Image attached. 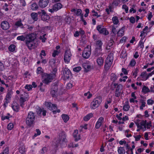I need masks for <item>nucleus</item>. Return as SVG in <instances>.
Wrapping results in <instances>:
<instances>
[{
	"instance_id": "f257e3e1",
	"label": "nucleus",
	"mask_w": 154,
	"mask_h": 154,
	"mask_svg": "<svg viewBox=\"0 0 154 154\" xmlns=\"http://www.w3.org/2000/svg\"><path fill=\"white\" fill-rule=\"evenodd\" d=\"M35 38L36 35L34 33L30 34L27 36L26 43L29 48H30L31 47L35 48L37 47V43H35L37 42V40Z\"/></svg>"
},
{
	"instance_id": "f03ea898",
	"label": "nucleus",
	"mask_w": 154,
	"mask_h": 154,
	"mask_svg": "<svg viewBox=\"0 0 154 154\" xmlns=\"http://www.w3.org/2000/svg\"><path fill=\"white\" fill-rule=\"evenodd\" d=\"M113 59V53H111L109 54L106 59L104 68L106 71H108L111 66Z\"/></svg>"
},
{
	"instance_id": "7ed1b4c3",
	"label": "nucleus",
	"mask_w": 154,
	"mask_h": 154,
	"mask_svg": "<svg viewBox=\"0 0 154 154\" xmlns=\"http://www.w3.org/2000/svg\"><path fill=\"white\" fill-rule=\"evenodd\" d=\"M35 118V113L32 112H29L26 118V123L29 127L31 126L34 123Z\"/></svg>"
},
{
	"instance_id": "20e7f679",
	"label": "nucleus",
	"mask_w": 154,
	"mask_h": 154,
	"mask_svg": "<svg viewBox=\"0 0 154 154\" xmlns=\"http://www.w3.org/2000/svg\"><path fill=\"white\" fill-rule=\"evenodd\" d=\"M102 101V99L101 97H98L95 98L91 103V108L93 109H95L99 106Z\"/></svg>"
},
{
	"instance_id": "39448f33",
	"label": "nucleus",
	"mask_w": 154,
	"mask_h": 154,
	"mask_svg": "<svg viewBox=\"0 0 154 154\" xmlns=\"http://www.w3.org/2000/svg\"><path fill=\"white\" fill-rule=\"evenodd\" d=\"M122 85H118L117 83H113L112 85L111 89L112 90L116 88L115 93V95L116 97H119L120 95L121 91L122 89Z\"/></svg>"
},
{
	"instance_id": "423d86ee",
	"label": "nucleus",
	"mask_w": 154,
	"mask_h": 154,
	"mask_svg": "<svg viewBox=\"0 0 154 154\" xmlns=\"http://www.w3.org/2000/svg\"><path fill=\"white\" fill-rule=\"evenodd\" d=\"M53 75H54L51 74L44 73L42 76L43 82L46 84L51 82L53 79Z\"/></svg>"
},
{
	"instance_id": "0eeeda50",
	"label": "nucleus",
	"mask_w": 154,
	"mask_h": 154,
	"mask_svg": "<svg viewBox=\"0 0 154 154\" xmlns=\"http://www.w3.org/2000/svg\"><path fill=\"white\" fill-rule=\"evenodd\" d=\"M71 56L70 49H68L65 51L64 56V60L65 63H68L69 62Z\"/></svg>"
},
{
	"instance_id": "6e6552de",
	"label": "nucleus",
	"mask_w": 154,
	"mask_h": 154,
	"mask_svg": "<svg viewBox=\"0 0 154 154\" xmlns=\"http://www.w3.org/2000/svg\"><path fill=\"white\" fill-rule=\"evenodd\" d=\"M140 120H138L137 122H135L137 128H140V129H143V128L146 129V124L147 122L146 120H142L140 122Z\"/></svg>"
},
{
	"instance_id": "1a4fd4ad",
	"label": "nucleus",
	"mask_w": 154,
	"mask_h": 154,
	"mask_svg": "<svg viewBox=\"0 0 154 154\" xmlns=\"http://www.w3.org/2000/svg\"><path fill=\"white\" fill-rule=\"evenodd\" d=\"M28 99V94L24 93L23 94H22L20 99V102L21 106L23 107L24 103Z\"/></svg>"
},
{
	"instance_id": "9d476101",
	"label": "nucleus",
	"mask_w": 154,
	"mask_h": 154,
	"mask_svg": "<svg viewBox=\"0 0 154 154\" xmlns=\"http://www.w3.org/2000/svg\"><path fill=\"white\" fill-rule=\"evenodd\" d=\"M97 30L100 33L102 34L105 35H106L109 34L108 31L106 28H103L101 25H98L97 28Z\"/></svg>"
},
{
	"instance_id": "9b49d317",
	"label": "nucleus",
	"mask_w": 154,
	"mask_h": 154,
	"mask_svg": "<svg viewBox=\"0 0 154 154\" xmlns=\"http://www.w3.org/2000/svg\"><path fill=\"white\" fill-rule=\"evenodd\" d=\"M63 73L64 79L66 80L69 79L70 75V72L69 70L67 68H65L62 71Z\"/></svg>"
},
{
	"instance_id": "f8f14e48",
	"label": "nucleus",
	"mask_w": 154,
	"mask_h": 154,
	"mask_svg": "<svg viewBox=\"0 0 154 154\" xmlns=\"http://www.w3.org/2000/svg\"><path fill=\"white\" fill-rule=\"evenodd\" d=\"M58 139L59 140L58 143H60L61 142H65L66 140L65 133L63 131H62L59 135Z\"/></svg>"
},
{
	"instance_id": "ddd939ff",
	"label": "nucleus",
	"mask_w": 154,
	"mask_h": 154,
	"mask_svg": "<svg viewBox=\"0 0 154 154\" xmlns=\"http://www.w3.org/2000/svg\"><path fill=\"white\" fill-rule=\"evenodd\" d=\"M49 3V0H39L38 4L40 8H44L48 5Z\"/></svg>"
},
{
	"instance_id": "4468645a",
	"label": "nucleus",
	"mask_w": 154,
	"mask_h": 154,
	"mask_svg": "<svg viewBox=\"0 0 154 154\" xmlns=\"http://www.w3.org/2000/svg\"><path fill=\"white\" fill-rule=\"evenodd\" d=\"M48 108L50 110H52L54 113L55 114L56 113V111L55 110L57 108V105L55 104H51V103H47V104Z\"/></svg>"
},
{
	"instance_id": "2eb2a0df",
	"label": "nucleus",
	"mask_w": 154,
	"mask_h": 154,
	"mask_svg": "<svg viewBox=\"0 0 154 154\" xmlns=\"http://www.w3.org/2000/svg\"><path fill=\"white\" fill-rule=\"evenodd\" d=\"M36 112L37 114L39 116H41L42 112V115L44 116H45L47 112L46 111L44 110V109H41L38 107L36 109Z\"/></svg>"
},
{
	"instance_id": "dca6fc26",
	"label": "nucleus",
	"mask_w": 154,
	"mask_h": 154,
	"mask_svg": "<svg viewBox=\"0 0 154 154\" xmlns=\"http://www.w3.org/2000/svg\"><path fill=\"white\" fill-rule=\"evenodd\" d=\"M40 13L41 14L42 19L43 21H45L49 19V16L44 10H42Z\"/></svg>"
},
{
	"instance_id": "f3484780",
	"label": "nucleus",
	"mask_w": 154,
	"mask_h": 154,
	"mask_svg": "<svg viewBox=\"0 0 154 154\" xmlns=\"http://www.w3.org/2000/svg\"><path fill=\"white\" fill-rule=\"evenodd\" d=\"M1 26L2 29L5 30L8 29L10 27L9 23L5 21H3L1 23Z\"/></svg>"
},
{
	"instance_id": "a211bd4d",
	"label": "nucleus",
	"mask_w": 154,
	"mask_h": 154,
	"mask_svg": "<svg viewBox=\"0 0 154 154\" xmlns=\"http://www.w3.org/2000/svg\"><path fill=\"white\" fill-rule=\"evenodd\" d=\"M104 121V118L102 117H101L99 118L97 121V122L95 125V128L96 129L99 128L101 125L102 123Z\"/></svg>"
},
{
	"instance_id": "6ab92c4d",
	"label": "nucleus",
	"mask_w": 154,
	"mask_h": 154,
	"mask_svg": "<svg viewBox=\"0 0 154 154\" xmlns=\"http://www.w3.org/2000/svg\"><path fill=\"white\" fill-rule=\"evenodd\" d=\"M88 49L89 50L88 51L84 50L83 52L82 56L85 58H88L90 55L91 49Z\"/></svg>"
},
{
	"instance_id": "aec40b11",
	"label": "nucleus",
	"mask_w": 154,
	"mask_h": 154,
	"mask_svg": "<svg viewBox=\"0 0 154 154\" xmlns=\"http://www.w3.org/2000/svg\"><path fill=\"white\" fill-rule=\"evenodd\" d=\"M83 66L85 69V71L86 72L89 71L91 69V66L86 63L83 64Z\"/></svg>"
},
{
	"instance_id": "412c9836",
	"label": "nucleus",
	"mask_w": 154,
	"mask_h": 154,
	"mask_svg": "<svg viewBox=\"0 0 154 154\" xmlns=\"http://www.w3.org/2000/svg\"><path fill=\"white\" fill-rule=\"evenodd\" d=\"M125 29V27H123L119 30L117 32L118 35L119 36L121 37L124 35Z\"/></svg>"
},
{
	"instance_id": "4be33fe9",
	"label": "nucleus",
	"mask_w": 154,
	"mask_h": 154,
	"mask_svg": "<svg viewBox=\"0 0 154 154\" xmlns=\"http://www.w3.org/2000/svg\"><path fill=\"white\" fill-rule=\"evenodd\" d=\"M72 11L74 12L75 14L77 16H80L81 17V15L82 14V11L81 9H73L72 10Z\"/></svg>"
},
{
	"instance_id": "5701e85b",
	"label": "nucleus",
	"mask_w": 154,
	"mask_h": 154,
	"mask_svg": "<svg viewBox=\"0 0 154 154\" xmlns=\"http://www.w3.org/2000/svg\"><path fill=\"white\" fill-rule=\"evenodd\" d=\"M12 107L14 111L17 112L19 110V105L16 103H14L12 105Z\"/></svg>"
},
{
	"instance_id": "b1692460",
	"label": "nucleus",
	"mask_w": 154,
	"mask_h": 154,
	"mask_svg": "<svg viewBox=\"0 0 154 154\" xmlns=\"http://www.w3.org/2000/svg\"><path fill=\"white\" fill-rule=\"evenodd\" d=\"M47 35L46 34L43 35H41L39 37V39L42 42H45L47 40Z\"/></svg>"
},
{
	"instance_id": "393cba45",
	"label": "nucleus",
	"mask_w": 154,
	"mask_h": 154,
	"mask_svg": "<svg viewBox=\"0 0 154 154\" xmlns=\"http://www.w3.org/2000/svg\"><path fill=\"white\" fill-rule=\"evenodd\" d=\"M60 53V51L59 49H57L56 50H54L52 53V56L53 57H55L56 56L58 55Z\"/></svg>"
},
{
	"instance_id": "a878e982",
	"label": "nucleus",
	"mask_w": 154,
	"mask_h": 154,
	"mask_svg": "<svg viewBox=\"0 0 154 154\" xmlns=\"http://www.w3.org/2000/svg\"><path fill=\"white\" fill-rule=\"evenodd\" d=\"M56 11L60 9L62 7V5L60 3H57L54 5Z\"/></svg>"
},
{
	"instance_id": "bb28decb",
	"label": "nucleus",
	"mask_w": 154,
	"mask_h": 154,
	"mask_svg": "<svg viewBox=\"0 0 154 154\" xmlns=\"http://www.w3.org/2000/svg\"><path fill=\"white\" fill-rule=\"evenodd\" d=\"M97 62L98 65L100 66L102 65L103 63V60L102 57H98L97 59Z\"/></svg>"
},
{
	"instance_id": "cd10ccee",
	"label": "nucleus",
	"mask_w": 154,
	"mask_h": 154,
	"mask_svg": "<svg viewBox=\"0 0 154 154\" xmlns=\"http://www.w3.org/2000/svg\"><path fill=\"white\" fill-rule=\"evenodd\" d=\"M78 133V131L77 130H75L73 134V136L74 138H75V141H77L79 140L80 139V137L79 135L78 137L76 138V137H77Z\"/></svg>"
},
{
	"instance_id": "c85d7f7f",
	"label": "nucleus",
	"mask_w": 154,
	"mask_h": 154,
	"mask_svg": "<svg viewBox=\"0 0 154 154\" xmlns=\"http://www.w3.org/2000/svg\"><path fill=\"white\" fill-rule=\"evenodd\" d=\"M93 116V114L92 113H89L84 117L83 119L85 121H88Z\"/></svg>"
},
{
	"instance_id": "c756f323",
	"label": "nucleus",
	"mask_w": 154,
	"mask_h": 154,
	"mask_svg": "<svg viewBox=\"0 0 154 154\" xmlns=\"http://www.w3.org/2000/svg\"><path fill=\"white\" fill-rule=\"evenodd\" d=\"M22 21L20 20L15 23V25L17 27H20L22 28H23L24 27L23 24L21 23Z\"/></svg>"
},
{
	"instance_id": "7c9ffc66",
	"label": "nucleus",
	"mask_w": 154,
	"mask_h": 154,
	"mask_svg": "<svg viewBox=\"0 0 154 154\" xmlns=\"http://www.w3.org/2000/svg\"><path fill=\"white\" fill-rule=\"evenodd\" d=\"M118 152L119 154H124L125 151L124 147H120L118 148Z\"/></svg>"
},
{
	"instance_id": "2f4dec72",
	"label": "nucleus",
	"mask_w": 154,
	"mask_h": 154,
	"mask_svg": "<svg viewBox=\"0 0 154 154\" xmlns=\"http://www.w3.org/2000/svg\"><path fill=\"white\" fill-rule=\"evenodd\" d=\"M19 152L22 154H24L26 152L25 146H22L20 147L19 149Z\"/></svg>"
},
{
	"instance_id": "473e14b6",
	"label": "nucleus",
	"mask_w": 154,
	"mask_h": 154,
	"mask_svg": "<svg viewBox=\"0 0 154 154\" xmlns=\"http://www.w3.org/2000/svg\"><path fill=\"white\" fill-rule=\"evenodd\" d=\"M62 117L65 122H67L69 119V117L68 115L64 114L62 115Z\"/></svg>"
},
{
	"instance_id": "72a5a7b5",
	"label": "nucleus",
	"mask_w": 154,
	"mask_h": 154,
	"mask_svg": "<svg viewBox=\"0 0 154 154\" xmlns=\"http://www.w3.org/2000/svg\"><path fill=\"white\" fill-rule=\"evenodd\" d=\"M48 11L51 13H53L55 11H56L54 5L50 6V7L48 9Z\"/></svg>"
},
{
	"instance_id": "f704fd0d",
	"label": "nucleus",
	"mask_w": 154,
	"mask_h": 154,
	"mask_svg": "<svg viewBox=\"0 0 154 154\" xmlns=\"http://www.w3.org/2000/svg\"><path fill=\"white\" fill-rule=\"evenodd\" d=\"M32 18L34 20L36 21L38 20L37 14L35 13H32L31 14Z\"/></svg>"
},
{
	"instance_id": "c9c22d12",
	"label": "nucleus",
	"mask_w": 154,
	"mask_h": 154,
	"mask_svg": "<svg viewBox=\"0 0 154 154\" xmlns=\"http://www.w3.org/2000/svg\"><path fill=\"white\" fill-rule=\"evenodd\" d=\"M112 20L114 24H117L119 22L118 17L116 16L112 18Z\"/></svg>"
},
{
	"instance_id": "e433bc0d",
	"label": "nucleus",
	"mask_w": 154,
	"mask_h": 154,
	"mask_svg": "<svg viewBox=\"0 0 154 154\" xmlns=\"http://www.w3.org/2000/svg\"><path fill=\"white\" fill-rule=\"evenodd\" d=\"M111 80L113 82L115 81L116 80L117 78V76H116V75L114 73H112L111 74Z\"/></svg>"
},
{
	"instance_id": "4c0bfd02",
	"label": "nucleus",
	"mask_w": 154,
	"mask_h": 154,
	"mask_svg": "<svg viewBox=\"0 0 154 154\" xmlns=\"http://www.w3.org/2000/svg\"><path fill=\"white\" fill-rule=\"evenodd\" d=\"M31 8L33 10H36L38 8V5L36 3H33L31 5Z\"/></svg>"
},
{
	"instance_id": "58836bf2",
	"label": "nucleus",
	"mask_w": 154,
	"mask_h": 154,
	"mask_svg": "<svg viewBox=\"0 0 154 154\" xmlns=\"http://www.w3.org/2000/svg\"><path fill=\"white\" fill-rule=\"evenodd\" d=\"M19 5L20 6H25L26 5V3L25 0H20Z\"/></svg>"
},
{
	"instance_id": "ea45409f",
	"label": "nucleus",
	"mask_w": 154,
	"mask_h": 154,
	"mask_svg": "<svg viewBox=\"0 0 154 154\" xmlns=\"http://www.w3.org/2000/svg\"><path fill=\"white\" fill-rule=\"evenodd\" d=\"M142 91L145 93L150 92V90L148 88L144 86L142 89Z\"/></svg>"
},
{
	"instance_id": "a19ab883",
	"label": "nucleus",
	"mask_w": 154,
	"mask_h": 154,
	"mask_svg": "<svg viewBox=\"0 0 154 154\" xmlns=\"http://www.w3.org/2000/svg\"><path fill=\"white\" fill-rule=\"evenodd\" d=\"M127 56V54L125 51H122L120 55L121 57L124 58Z\"/></svg>"
},
{
	"instance_id": "79ce46f5",
	"label": "nucleus",
	"mask_w": 154,
	"mask_h": 154,
	"mask_svg": "<svg viewBox=\"0 0 154 154\" xmlns=\"http://www.w3.org/2000/svg\"><path fill=\"white\" fill-rule=\"evenodd\" d=\"M120 0H114L112 4L113 5L115 6H118V5L120 4Z\"/></svg>"
},
{
	"instance_id": "37998d69",
	"label": "nucleus",
	"mask_w": 154,
	"mask_h": 154,
	"mask_svg": "<svg viewBox=\"0 0 154 154\" xmlns=\"http://www.w3.org/2000/svg\"><path fill=\"white\" fill-rule=\"evenodd\" d=\"M148 27L147 26H146L145 27V28L143 29V31L141 32V34L140 35V36L141 37L144 35L145 34V32H144V31L146 30L147 29H148Z\"/></svg>"
},
{
	"instance_id": "c03bdc74",
	"label": "nucleus",
	"mask_w": 154,
	"mask_h": 154,
	"mask_svg": "<svg viewBox=\"0 0 154 154\" xmlns=\"http://www.w3.org/2000/svg\"><path fill=\"white\" fill-rule=\"evenodd\" d=\"M17 39L21 41H24L25 39V37L23 35H21L18 36Z\"/></svg>"
},
{
	"instance_id": "a18cd8bd",
	"label": "nucleus",
	"mask_w": 154,
	"mask_h": 154,
	"mask_svg": "<svg viewBox=\"0 0 154 154\" xmlns=\"http://www.w3.org/2000/svg\"><path fill=\"white\" fill-rule=\"evenodd\" d=\"M122 8L124 9L125 12L127 13L128 12V7L125 5H123L122 6Z\"/></svg>"
},
{
	"instance_id": "49530a36",
	"label": "nucleus",
	"mask_w": 154,
	"mask_h": 154,
	"mask_svg": "<svg viewBox=\"0 0 154 154\" xmlns=\"http://www.w3.org/2000/svg\"><path fill=\"white\" fill-rule=\"evenodd\" d=\"M12 93L11 91L8 92L5 99L10 100L11 97Z\"/></svg>"
},
{
	"instance_id": "de8ad7c7",
	"label": "nucleus",
	"mask_w": 154,
	"mask_h": 154,
	"mask_svg": "<svg viewBox=\"0 0 154 154\" xmlns=\"http://www.w3.org/2000/svg\"><path fill=\"white\" fill-rule=\"evenodd\" d=\"M58 87L57 85H55L54 84L52 85V88H51V90H54L56 91H57Z\"/></svg>"
},
{
	"instance_id": "09e8293b",
	"label": "nucleus",
	"mask_w": 154,
	"mask_h": 154,
	"mask_svg": "<svg viewBox=\"0 0 154 154\" xmlns=\"http://www.w3.org/2000/svg\"><path fill=\"white\" fill-rule=\"evenodd\" d=\"M57 91L51 90L50 94L53 97H55L57 95Z\"/></svg>"
},
{
	"instance_id": "8fccbe9b",
	"label": "nucleus",
	"mask_w": 154,
	"mask_h": 154,
	"mask_svg": "<svg viewBox=\"0 0 154 154\" xmlns=\"http://www.w3.org/2000/svg\"><path fill=\"white\" fill-rule=\"evenodd\" d=\"M129 108H130L129 105L128 104H125L123 106V109L125 111H127L129 110Z\"/></svg>"
},
{
	"instance_id": "3c124183",
	"label": "nucleus",
	"mask_w": 154,
	"mask_h": 154,
	"mask_svg": "<svg viewBox=\"0 0 154 154\" xmlns=\"http://www.w3.org/2000/svg\"><path fill=\"white\" fill-rule=\"evenodd\" d=\"M14 125L12 123H9L7 127V129L9 130H11L13 128Z\"/></svg>"
},
{
	"instance_id": "603ef678",
	"label": "nucleus",
	"mask_w": 154,
	"mask_h": 154,
	"mask_svg": "<svg viewBox=\"0 0 154 154\" xmlns=\"http://www.w3.org/2000/svg\"><path fill=\"white\" fill-rule=\"evenodd\" d=\"M47 150L48 149L47 147H44L42 149L41 152L42 154H44L45 153L47 152Z\"/></svg>"
},
{
	"instance_id": "864d4df0",
	"label": "nucleus",
	"mask_w": 154,
	"mask_h": 154,
	"mask_svg": "<svg viewBox=\"0 0 154 154\" xmlns=\"http://www.w3.org/2000/svg\"><path fill=\"white\" fill-rule=\"evenodd\" d=\"M9 151L8 148L6 147L4 149L3 152L1 153L0 154H8Z\"/></svg>"
},
{
	"instance_id": "5fc2aeb1",
	"label": "nucleus",
	"mask_w": 154,
	"mask_h": 154,
	"mask_svg": "<svg viewBox=\"0 0 154 154\" xmlns=\"http://www.w3.org/2000/svg\"><path fill=\"white\" fill-rule=\"evenodd\" d=\"M81 67L80 66H78L73 69V71L76 72H78L81 70Z\"/></svg>"
},
{
	"instance_id": "6e6d98bb",
	"label": "nucleus",
	"mask_w": 154,
	"mask_h": 154,
	"mask_svg": "<svg viewBox=\"0 0 154 154\" xmlns=\"http://www.w3.org/2000/svg\"><path fill=\"white\" fill-rule=\"evenodd\" d=\"M88 95L87 98L88 99H90L92 96V94L90 93L89 91H88L87 93L84 94V95L85 96H87Z\"/></svg>"
},
{
	"instance_id": "4d7b16f0",
	"label": "nucleus",
	"mask_w": 154,
	"mask_h": 154,
	"mask_svg": "<svg viewBox=\"0 0 154 154\" xmlns=\"http://www.w3.org/2000/svg\"><path fill=\"white\" fill-rule=\"evenodd\" d=\"M102 42L101 41L98 40L97 41L96 43V45L97 47L101 48L102 46Z\"/></svg>"
},
{
	"instance_id": "13d9d810",
	"label": "nucleus",
	"mask_w": 154,
	"mask_h": 154,
	"mask_svg": "<svg viewBox=\"0 0 154 154\" xmlns=\"http://www.w3.org/2000/svg\"><path fill=\"white\" fill-rule=\"evenodd\" d=\"M152 13L151 12H149L147 18L148 20L150 21L151 18L152 17Z\"/></svg>"
},
{
	"instance_id": "bf43d9fd",
	"label": "nucleus",
	"mask_w": 154,
	"mask_h": 154,
	"mask_svg": "<svg viewBox=\"0 0 154 154\" xmlns=\"http://www.w3.org/2000/svg\"><path fill=\"white\" fill-rule=\"evenodd\" d=\"M10 101L9 100L7 99H5V101H4V103L3 104V106L5 107V108H6V107L7 106V105L9 103Z\"/></svg>"
},
{
	"instance_id": "052dcab7",
	"label": "nucleus",
	"mask_w": 154,
	"mask_h": 154,
	"mask_svg": "<svg viewBox=\"0 0 154 154\" xmlns=\"http://www.w3.org/2000/svg\"><path fill=\"white\" fill-rule=\"evenodd\" d=\"M136 64V61L134 59H132L130 62L129 65L131 66H133Z\"/></svg>"
},
{
	"instance_id": "680f3d73",
	"label": "nucleus",
	"mask_w": 154,
	"mask_h": 154,
	"mask_svg": "<svg viewBox=\"0 0 154 154\" xmlns=\"http://www.w3.org/2000/svg\"><path fill=\"white\" fill-rule=\"evenodd\" d=\"M138 47L140 48H143L144 47L143 43L142 41H140L138 45Z\"/></svg>"
},
{
	"instance_id": "e2e57ef3",
	"label": "nucleus",
	"mask_w": 154,
	"mask_h": 154,
	"mask_svg": "<svg viewBox=\"0 0 154 154\" xmlns=\"http://www.w3.org/2000/svg\"><path fill=\"white\" fill-rule=\"evenodd\" d=\"M25 88L26 89H27L28 91H29L32 88V86L31 85H26Z\"/></svg>"
},
{
	"instance_id": "0e129e2a",
	"label": "nucleus",
	"mask_w": 154,
	"mask_h": 154,
	"mask_svg": "<svg viewBox=\"0 0 154 154\" xmlns=\"http://www.w3.org/2000/svg\"><path fill=\"white\" fill-rule=\"evenodd\" d=\"M36 131L37 133L36 134H35L34 135V137H36L38 135H40L41 134V131L38 129H37L36 130Z\"/></svg>"
},
{
	"instance_id": "69168bd1",
	"label": "nucleus",
	"mask_w": 154,
	"mask_h": 154,
	"mask_svg": "<svg viewBox=\"0 0 154 154\" xmlns=\"http://www.w3.org/2000/svg\"><path fill=\"white\" fill-rule=\"evenodd\" d=\"M146 128H147L148 129L150 127L152 126L151 122L150 121L148 122H146Z\"/></svg>"
},
{
	"instance_id": "338daca9",
	"label": "nucleus",
	"mask_w": 154,
	"mask_h": 154,
	"mask_svg": "<svg viewBox=\"0 0 154 154\" xmlns=\"http://www.w3.org/2000/svg\"><path fill=\"white\" fill-rule=\"evenodd\" d=\"M37 73L38 74H41L42 73V69L40 67H38L37 69Z\"/></svg>"
},
{
	"instance_id": "774afa93",
	"label": "nucleus",
	"mask_w": 154,
	"mask_h": 154,
	"mask_svg": "<svg viewBox=\"0 0 154 154\" xmlns=\"http://www.w3.org/2000/svg\"><path fill=\"white\" fill-rule=\"evenodd\" d=\"M129 20L130 22L131 23H135V19L134 17H131L130 18Z\"/></svg>"
}]
</instances>
